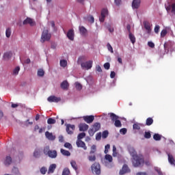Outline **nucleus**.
<instances>
[{"mask_svg":"<svg viewBox=\"0 0 175 175\" xmlns=\"http://www.w3.org/2000/svg\"><path fill=\"white\" fill-rule=\"evenodd\" d=\"M102 139V133H98L96 135V140H100Z\"/></svg>","mask_w":175,"mask_h":175,"instance_id":"nucleus-57","label":"nucleus"},{"mask_svg":"<svg viewBox=\"0 0 175 175\" xmlns=\"http://www.w3.org/2000/svg\"><path fill=\"white\" fill-rule=\"evenodd\" d=\"M129 38L132 44H134V43H136V37H135V35H133L132 33H129Z\"/></svg>","mask_w":175,"mask_h":175,"instance_id":"nucleus-21","label":"nucleus"},{"mask_svg":"<svg viewBox=\"0 0 175 175\" xmlns=\"http://www.w3.org/2000/svg\"><path fill=\"white\" fill-rule=\"evenodd\" d=\"M104 68L105 69H106L107 70H109V69H110V63L107 62L104 64Z\"/></svg>","mask_w":175,"mask_h":175,"instance_id":"nucleus-56","label":"nucleus"},{"mask_svg":"<svg viewBox=\"0 0 175 175\" xmlns=\"http://www.w3.org/2000/svg\"><path fill=\"white\" fill-rule=\"evenodd\" d=\"M92 128L96 132H98V131L100 129V123H94V125L92 126Z\"/></svg>","mask_w":175,"mask_h":175,"instance_id":"nucleus-27","label":"nucleus"},{"mask_svg":"<svg viewBox=\"0 0 175 175\" xmlns=\"http://www.w3.org/2000/svg\"><path fill=\"white\" fill-rule=\"evenodd\" d=\"M105 159H106V161H108V162L109 163L113 162V157H111V155L110 154H106L105 156Z\"/></svg>","mask_w":175,"mask_h":175,"instance_id":"nucleus-36","label":"nucleus"},{"mask_svg":"<svg viewBox=\"0 0 175 175\" xmlns=\"http://www.w3.org/2000/svg\"><path fill=\"white\" fill-rule=\"evenodd\" d=\"M44 154L45 155H48L49 158L54 159L57 157V150H51L49 147H46L44 148Z\"/></svg>","mask_w":175,"mask_h":175,"instance_id":"nucleus-3","label":"nucleus"},{"mask_svg":"<svg viewBox=\"0 0 175 175\" xmlns=\"http://www.w3.org/2000/svg\"><path fill=\"white\" fill-rule=\"evenodd\" d=\"M96 70L97 72H102V68H100V66H99V65H97L96 66Z\"/></svg>","mask_w":175,"mask_h":175,"instance_id":"nucleus-62","label":"nucleus"},{"mask_svg":"<svg viewBox=\"0 0 175 175\" xmlns=\"http://www.w3.org/2000/svg\"><path fill=\"white\" fill-rule=\"evenodd\" d=\"M171 9L172 13H174V14H175V3L172 4Z\"/></svg>","mask_w":175,"mask_h":175,"instance_id":"nucleus-60","label":"nucleus"},{"mask_svg":"<svg viewBox=\"0 0 175 175\" xmlns=\"http://www.w3.org/2000/svg\"><path fill=\"white\" fill-rule=\"evenodd\" d=\"M88 21H89V23H91L92 24H93V23H95V19L94 18V16H88Z\"/></svg>","mask_w":175,"mask_h":175,"instance_id":"nucleus-48","label":"nucleus"},{"mask_svg":"<svg viewBox=\"0 0 175 175\" xmlns=\"http://www.w3.org/2000/svg\"><path fill=\"white\" fill-rule=\"evenodd\" d=\"M67 38L70 40H74L75 39V31L73 29H70L68 30V33H67Z\"/></svg>","mask_w":175,"mask_h":175,"instance_id":"nucleus-12","label":"nucleus"},{"mask_svg":"<svg viewBox=\"0 0 175 175\" xmlns=\"http://www.w3.org/2000/svg\"><path fill=\"white\" fill-rule=\"evenodd\" d=\"M60 87L62 90L68 91V90L69 89V83L68 82V81H64L63 82H62Z\"/></svg>","mask_w":175,"mask_h":175,"instance_id":"nucleus-15","label":"nucleus"},{"mask_svg":"<svg viewBox=\"0 0 175 175\" xmlns=\"http://www.w3.org/2000/svg\"><path fill=\"white\" fill-rule=\"evenodd\" d=\"M96 132V131L93 128L90 129L88 131V133H89L90 136H93L94 135H95Z\"/></svg>","mask_w":175,"mask_h":175,"instance_id":"nucleus-47","label":"nucleus"},{"mask_svg":"<svg viewBox=\"0 0 175 175\" xmlns=\"http://www.w3.org/2000/svg\"><path fill=\"white\" fill-rule=\"evenodd\" d=\"M96 152V146L92 145L91 147V150L90 152V155H92V154H95Z\"/></svg>","mask_w":175,"mask_h":175,"instance_id":"nucleus-37","label":"nucleus"},{"mask_svg":"<svg viewBox=\"0 0 175 175\" xmlns=\"http://www.w3.org/2000/svg\"><path fill=\"white\" fill-rule=\"evenodd\" d=\"M51 39V33H49L47 29H44L42 33L41 36V43H44V42H49Z\"/></svg>","mask_w":175,"mask_h":175,"instance_id":"nucleus-2","label":"nucleus"},{"mask_svg":"<svg viewBox=\"0 0 175 175\" xmlns=\"http://www.w3.org/2000/svg\"><path fill=\"white\" fill-rule=\"evenodd\" d=\"M107 47L108 49V51H110V53H114V51H113V46L110 44V43L107 44Z\"/></svg>","mask_w":175,"mask_h":175,"instance_id":"nucleus-51","label":"nucleus"},{"mask_svg":"<svg viewBox=\"0 0 175 175\" xmlns=\"http://www.w3.org/2000/svg\"><path fill=\"white\" fill-rule=\"evenodd\" d=\"M165 35H167V30L163 29L161 32V38H165Z\"/></svg>","mask_w":175,"mask_h":175,"instance_id":"nucleus-50","label":"nucleus"},{"mask_svg":"<svg viewBox=\"0 0 175 175\" xmlns=\"http://www.w3.org/2000/svg\"><path fill=\"white\" fill-rule=\"evenodd\" d=\"M11 164H12V157L10 156H7L4 161V165L5 166H9V165H11Z\"/></svg>","mask_w":175,"mask_h":175,"instance_id":"nucleus-19","label":"nucleus"},{"mask_svg":"<svg viewBox=\"0 0 175 175\" xmlns=\"http://www.w3.org/2000/svg\"><path fill=\"white\" fill-rule=\"evenodd\" d=\"M23 25H27V24H29L31 27H33L35 23H33V20L31 18H27L23 23Z\"/></svg>","mask_w":175,"mask_h":175,"instance_id":"nucleus-16","label":"nucleus"},{"mask_svg":"<svg viewBox=\"0 0 175 175\" xmlns=\"http://www.w3.org/2000/svg\"><path fill=\"white\" fill-rule=\"evenodd\" d=\"M75 88H77V90H79V91H80L81 90H82L83 86L79 82H76L75 83Z\"/></svg>","mask_w":175,"mask_h":175,"instance_id":"nucleus-45","label":"nucleus"},{"mask_svg":"<svg viewBox=\"0 0 175 175\" xmlns=\"http://www.w3.org/2000/svg\"><path fill=\"white\" fill-rule=\"evenodd\" d=\"M48 102L52 103L53 102L55 103H58V102H61V97H57L55 96H51L47 98Z\"/></svg>","mask_w":175,"mask_h":175,"instance_id":"nucleus-9","label":"nucleus"},{"mask_svg":"<svg viewBox=\"0 0 175 175\" xmlns=\"http://www.w3.org/2000/svg\"><path fill=\"white\" fill-rule=\"evenodd\" d=\"M109 116H110L111 121H113V122L117 121V120L119 118L118 116L116 115L113 113H110Z\"/></svg>","mask_w":175,"mask_h":175,"instance_id":"nucleus-28","label":"nucleus"},{"mask_svg":"<svg viewBox=\"0 0 175 175\" xmlns=\"http://www.w3.org/2000/svg\"><path fill=\"white\" fill-rule=\"evenodd\" d=\"M109 136V131H105L102 133V137L103 139H106Z\"/></svg>","mask_w":175,"mask_h":175,"instance_id":"nucleus-46","label":"nucleus"},{"mask_svg":"<svg viewBox=\"0 0 175 175\" xmlns=\"http://www.w3.org/2000/svg\"><path fill=\"white\" fill-rule=\"evenodd\" d=\"M148 46L149 47H150L151 49H154V47H155V44H154V42H148Z\"/></svg>","mask_w":175,"mask_h":175,"instance_id":"nucleus-58","label":"nucleus"},{"mask_svg":"<svg viewBox=\"0 0 175 175\" xmlns=\"http://www.w3.org/2000/svg\"><path fill=\"white\" fill-rule=\"evenodd\" d=\"M75 129H76V126H75V124H66V131L68 135H73Z\"/></svg>","mask_w":175,"mask_h":175,"instance_id":"nucleus-6","label":"nucleus"},{"mask_svg":"<svg viewBox=\"0 0 175 175\" xmlns=\"http://www.w3.org/2000/svg\"><path fill=\"white\" fill-rule=\"evenodd\" d=\"M144 27L147 31L148 33H151V26L150 25V22L147 21H144Z\"/></svg>","mask_w":175,"mask_h":175,"instance_id":"nucleus-14","label":"nucleus"},{"mask_svg":"<svg viewBox=\"0 0 175 175\" xmlns=\"http://www.w3.org/2000/svg\"><path fill=\"white\" fill-rule=\"evenodd\" d=\"M11 35H12V29H10V27H8L5 31V36L6 38H10Z\"/></svg>","mask_w":175,"mask_h":175,"instance_id":"nucleus-31","label":"nucleus"},{"mask_svg":"<svg viewBox=\"0 0 175 175\" xmlns=\"http://www.w3.org/2000/svg\"><path fill=\"white\" fill-rule=\"evenodd\" d=\"M108 13H109V11L106 8H103L101 10V16L99 18V21H100V23L105 22V18L106 16H107Z\"/></svg>","mask_w":175,"mask_h":175,"instance_id":"nucleus-8","label":"nucleus"},{"mask_svg":"<svg viewBox=\"0 0 175 175\" xmlns=\"http://www.w3.org/2000/svg\"><path fill=\"white\" fill-rule=\"evenodd\" d=\"M55 119H53V118H50L47 120V124H49V125H51L52 124H55Z\"/></svg>","mask_w":175,"mask_h":175,"instance_id":"nucleus-41","label":"nucleus"},{"mask_svg":"<svg viewBox=\"0 0 175 175\" xmlns=\"http://www.w3.org/2000/svg\"><path fill=\"white\" fill-rule=\"evenodd\" d=\"M92 172L97 175L100 174V165L98 163H94L92 165Z\"/></svg>","mask_w":175,"mask_h":175,"instance_id":"nucleus-4","label":"nucleus"},{"mask_svg":"<svg viewBox=\"0 0 175 175\" xmlns=\"http://www.w3.org/2000/svg\"><path fill=\"white\" fill-rule=\"evenodd\" d=\"M45 137H46V139H48V140H51V142L55 140V135H53L52 133H50L49 131H46L45 133Z\"/></svg>","mask_w":175,"mask_h":175,"instance_id":"nucleus-13","label":"nucleus"},{"mask_svg":"<svg viewBox=\"0 0 175 175\" xmlns=\"http://www.w3.org/2000/svg\"><path fill=\"white\" fill-rule=\"evenodd\" d=\"M153 139L154 140H156V142H159V140H161V139H162L161 135L158 134V133H155L153 135Z\"/></svg>","mask_w":175,"mask_h":175,"instance_id":"nucleus-30","label":"nucleus"},{"mask_svg":"<svg viewBox=\"0 0 175 175\" xmlns=\"http://www.w3.org/2000/svg\"><path fill=\"white\" fill-rule=\"evenodd\" d=\"M111 79H114L116 77V72L114 71H111L110 74Z\"/></svg>","mask_w":175,"mask_h":175,"instance_id":"nucleus-63","label":"nucleus"},{"mask_svg":"<svg viewBox=\"0 0 175 175\" xmlns=\"http://www.w3.org/2000/svg\"><path fill=\"white\" fill-rule=\"evenodd\" d=\"M57 167V165L55 164H52L49 166V170H48V173H54V170H55Z\"/></svg>","mask_w":175,"mask_h":175,"instance_id":"nucleus-22","label":"nucleus"},{"mask_svg":"<svg viewBox=\"0 0 175 175\" xmlns=\"http://www.w3.org/2000/svg\"><path fill=\"white\" fill-rule=\"evenodd\" d=\"M168 162H170L171 165H175L174 157H173V155L170 154H168Z\"/></svg>","mask_w":175,"mask_h":175,"instance_id":"nucleus-25","label":"nucleus"},{"mask_svg":"<svg viewBox=\"0 0 175 175\" xmlns=\"http://www.w3.org/2000/svg\"><path fill=\"white\" fill-rule=\"evenodd\" d=\"M83 120L85 122H87V124H92V122H94V120H95V116L92 115L85 116L83 117Z\"/></svg>","mask_w":175,"mask_h":175,"instance_id":"nucleus-7","label":"nucleus"},{"mask_svg":"<svg viewBox=\"0 0 175 175\" xmlns=\"http://www.w3.org/2000/svg\"><path fill=\"white\" fill-rule=\"evenodd\" d=\"M64 147L66 148H68V150H72V144H70V143H69V142H66L64 144Z\"/></svg>","mask_w":175,"mask_h":175,"instance_id":"nucleus-49","label":"nucleus"},{"mask_svg":"<svg viewBox=\"0 0 175 175\" xmlns=\"http://www.w3.org/2000/svg\"><path fill=\"white\" fill-rule=\"evenodd\" d=\"M38 76L43 77L44 76V70H43V69H39L38 70Z\"/></svg>","mask_w":175,"mask_h":175,"instance_id":"nucleus-39","label":"nucleus"},{"mask_svg":"<svg viewBox=\"0 0 175 175\" xmlns=\"http://www.w3.org/2000/svg\"><path fill=\"white\" fill-rule=\"evenodd\" d=\"M79 128L80 132H87V131H88V128H90V126L85 123H81L79 125Z\"/></svg>","mask_w":175,"mask_h":175,"instance_id":"nucleus-11","label":"nucleus"},{"mask_svg":"<svg viewBox=\"0 0 175 175\" xmlns=\"http://www.w3.org/2000/svg\"><path fill=\"white\" fill-rule=\"evenodd\" d=\"M77 147H81L83 148V150H87V146H85V143L81 140H79L77 142Z\"/></svg>","mask_w":175,"mask_h":175,"instance_id":"nucleus-18","label":"nucleus"},{"mask_svg":"<svg viewBox=\"0 0 175 175\" xmlns=\"http://www.w3.org/2000/svg\"><path fill=\"white\" fill-rule=\"evenodd\" d=\"M131 170L129 169V167L126 165V164H124L122 168V170H120V175H124L126 173H130Z\"/></svg>","mask_w":175,"mask_h":175,"instance_id":"nucleus-10","label":"nucleus"},{"mask_svg":"<svg viewBox=\"0 0 175 175\" xmlns=\"http://www.w3.org/2000/svg\"><path fill=\"white\" fill-rule=\"evenodd\" d=\"M59 142L60 143H64V136L62 135L59 136Z\"/></svg>","mask_w":175,"mask_h":175,"instance_id":"nucleus-64","label":"nucleus"},{"mask_svg":"<svg viewBox=\"0 0 175 175\" xmlns=\"http://www.w3.org/2000/svg\"><path fill=\"white\" fill-rule=\"evenodd\" d=\"M133 129L136 130V131H140V124L139 123H135L133 125Z\"/></svg>","mask_w":175,"mask_h":175,"instance_id":"nucleus-40","label":"nucleus"},{"mask_svg":"<svg viewBox=\"0 0 175 175\" xmlns=\"http://www.w3.org/2000/svg\"><path fill=\"white\" fill-rule=\"evenodd\" d=\"M12 173L14 174H18V168L14 167L12 169Z\"/></svg>","mask_w":175,"mask_h":175,"instance_id":"nucleus-55","label":"nucleus"},{"mask_svg":"<svg viewBox=\"0 0 175 175\" xmlns=\"http://www.w3.org/2000/svg\"><path fill=\"white\" fill-rule=\"evenodd\" d=\"M70 165L72 167H73L74 170H77V164L76 163L75 161L72 160L70 161Z\"/></svg>","mask_w":175,"mask_h":175,"instance_id":"nucleus-38","label":"nucleus"},{"mask_svg":"<svg viewBox=\"0 0 175 175\" xmlns=\"http://www.w3.org/2000/svg\"><path fill=\"white\" fill-rule=\"evenodd\" d=\"M161 29V27H159V25H157L154 27V33H159V29Z\"/></svg>","mask_w":175,"mask_h":175,"instance_id":"nucleus-53","label":"nucleus"},{"mask_svg":"<svg viewBox=\"0 0 175 175\" xmlns=\"http://www.w3.org/2000/svg\"><path fill=\"white\" fill-rule=\"evenodd\" d=\"M140 0H133L132 3L133 9H139L140 8Z\"/></svg>","mask_w":175,"mask_h":175,"instance_id":"nucleus-17","label":"nucleus"},{"mask_svg":"<svg viewBox=\"0 0 175 175\" xmlns=\"http://www.w3.org/2000/svg\"><path fill=\"white\" fill-rule=\"evenodd\" d=\"M79 31L81 35H83V36L87 34V29L83 26L79 27Z\"/></svg>","mask_w":175,"mask_h":175,"instance_id":"nucleus-26","label":"nucleus"},{"mask_svg":"<svg viewBox=\"0 0 175 175\" xmlns=\"http://www.w3.org/2000/svg\"><path fill=\"white\" fill-rule=\"evenodd\" d=\"M68 65V62L65 59L63 60H60V66H62V68H66Z\"/></svg>","mask_w":175,"mask_h":175,"instance_id":"nucleus-32","label":"nucleus"},{"mask_svg":"<svg viewBox=\"0 0 175 175\" xmlns=\"http://www.w3.org/2000/svg\"><path fill=\"white\" fill-rule=\"evenodd\" d=\"M88 160L90 162H95L96 161V156L95 154H92L88 157Z\"/></svg>","mask_w":175,"mask_h":175,"instance_id":"nucleus-33","label":"nucleus"},{"mask_svg":"<svg viewBox=\"0 0 175 175\" xmlns=\"http://www.w3.org/2000/svg\"><path fill=\"white\" fill-rule=\"evenodd\" d=\"M154 170L158 173L159 175H163V173H162V171H161V169L158 167H155Z\"/></svg>","mask_w":175,"mask_h":175,"instance_id":"nucleus-59","label":"nucleus"},{"mask_svg":"<svg viewBox=\"0 0 175 175\" xmlns=\"http://www.w3.org/2000/svg\"><path fill=\"white\" fill-rule=\"evenodd\" d=\"M18 72H20V66H16L12 71L13 76H17Z\"/></svg>","mask_w":175,"mask_h":175,"instance_id":"nucleus-29","label":"nucleus"},{"mask_svg":"<svg viewBox=\"0 0 175 175\" xmlns=\"http://www.w3.org/2000/svg\"><path fill=\"white\" fill-rule=\"evenodd\" d=\"M33 157L35 158H39L40 157V150L39 149H36L33 152Z\"/></svg>","mask_w":175,"mask_h":175,"instance_id":"nucleus-35","label":"nucleus"},{"mask_svg":"<svg viewBox=\"0 0 175 175\" xmlns=\"http://www.w3.org/2000/svg\"><path fill=\"white\" fill-rule=\"evenodd\" d=\"M129 152L133 157L132 163L134 167H142L144 165V157L143 155H137L136 150L133 147L129 148Z\"/></svg>","mask_w":175,"mask_h":175,"instance_id":"nucleus-1","label":"nucleus"},{"mask_svg":"<svg viewBox=\"0 0 175 175\" xmlns=\"http://www.w3.org/2000/svg\"><path fill=\"white\" fill-rule=\"evenodd\" d=\"M60 152L61 154H62V155H64L65 157H70V152H69L68 150L62 148L60 150Z\"/></svg>","mask_w":175,"mask_h":175,"instance_id":"nucleus-24","label":"nucleus"},{"mask_svg":"<svg viewBox=\"0 0 175 175\" xmlns=\"http://www.w3.org/2000/svg\"><path fill=\"white\" fill-rule=\"evenodd\" d=\"M120 133H122L123 135H125L126 133V129L123 128L120 130Z\"/></svg>","mask_w":175,"mask_h":175,"instance_id":"nucleus-61","label":"nucleus"},{"mask_svg":"<svg viewBox=\"0 0 175 175\" xmlns=\"http://www.w3.org/2000/svg\"><path fill=\"white\" fill-rule=\"evenodd\" d=\"M92 60H90L85 62H83L81 64V66L82 68V69H86L87 70L91 69V68H92Z\"/></svg>","mask_w":175,"mask_h":175,"instance_id":"nucleus-5","label":"nucleus"},{"mask_svg":"<svg viewBox=\"0 0 175 175\" xmlns=\"http://www.w3.org/2000/svg\"><path fill=\"white\" fill-rule=\"evenodd\" d=\"M84 137H85V133H81L77 136L78 140H81V139H84Z\"/></svg>","mask_w":175,"mask_h":175,"instance_id":"nucleus-42","label":"nucleus"},{"mask_svg":"<svg viewBox=\"0 0 175 175\" xmlns=\"http://www.w3.org/2000/svg\"><path fill=\"white\" fill-rule=\"evenodd\" d=\"M110 150V144H107L105 147V154H107Z\"/></svg>","mask_w":175,"mask_h":175,"instance_id":"nucleus-52","label":"nucleus"},{"mask_svg":"<svg viewBox=\"0 0 175 175\" xmlns=\"http://www.w3.org/2000/svg\"><path fill=\"white\" fill-rule=\"evenodd\" d=\"M114 125L116 126V128H121L122 126L121 121L118 119L115 121Z\"/></svg>","mask_w":175,"mask_h":175,"instance_id":"nucleus-34","label":"nucleus"},{"mask_svg":"<svg viewBox=\"0 0 175 175\" xmlns=\"http://www.w3.org/2000/svg\"><path fill=\"white\" fill-rule=\"evenodd\" d=\"M70 174V171L69 168H64L62 172V175H69Z\"/></svg>","mask_w":175,"mask_h":175,"instance_id":"nucleus-43","label":"nucleus"},{"mask_svg":"<svg viewBox=\"0 0 175 175\" xmlns=\"http://www.w3.org/2000/svg\"><path fill=\"white\" fill-rule=\"evenodd\" d=\"M46 172H47V168H46V167H42L40 169V173H41V174H44Z\"/></svg>","mask_w":175,"mask_h":175,"instance_id":"nucleus-54","label":"nucleus"},{"mask_svg":"<svg viewBox=\"0 0 175 175\" xmlns=\"http://www.w3.org/2000/svg\"><path fill=\"white\" fill-rule=\"evenodd\" d=\"M152 124H154V120L152 118H148L146 120V125H147V126H150V125H152Z\"/></svg>","mask_w":175,"mask_h":175,"instance_id":"nucleus-23","label":"nucleus"},{"mask_svg":"<svg viewBox=\"0 0 175 175\" xmlns=\"http://www.w3.org/2000/svg\"><path fill=\"white\" fill-rule=\"evenodd\" d=\"M145 139H150L151 138V132L146 131L144 134Z\"/></svg>","mask_w":175,"mask_h":175,"instance_id":"nucleus-44","label":"nucleus"},{"mask_svg":"<svg viewBox=\"0 0 175 175\" xmlns=\"http://www.w3.org/2000/svg\"><path fill=\"white\" fill-rule=\"evenodd\" d=\"M12 55H13V53H12L11 51L5 52L3 55V58L4 59H10Z\"/></svg>","mask_w":175,"mask_h":175,"instance_id":"nucleus-20","label":"nucleus"}]
</instances>
